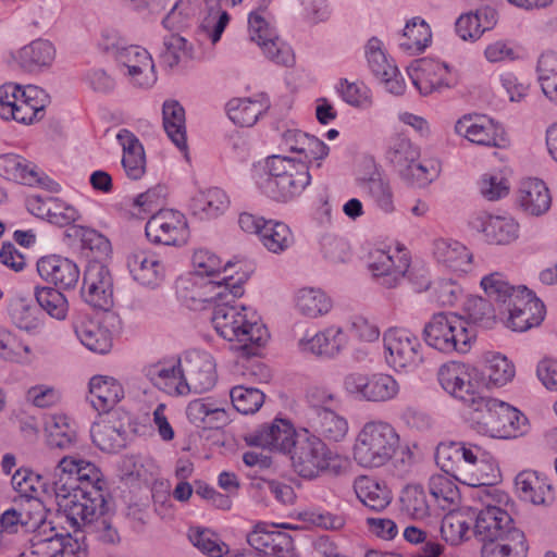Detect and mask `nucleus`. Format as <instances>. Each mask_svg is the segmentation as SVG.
<instances>
[{
    "label": "nucleus",
    "mask_w": 557,
    "mask_h": 557,
    "mask_svg": "<svg viewBox=\"0 0 557 557\" xmlns=\"http://www.w3.org/2000/svg\"><path fill=\"white\" fill-rule=\"evenodd\" d=\"M47 481L26 468L11 475L12 488L22 497H36L39 487L52 494L67 521L79 527L92 520L104 504V481L100 470L91 462L74 456H63L51 470Z\"/></svg>",
    "instance_id": "nucleus-1"
},
{
    "label": "nucleus",
    "mask_w": 557,
    "mask_h": 557,
    "mask_svg": "<svg viewBox=\"0 0 557 557\" xmlns=\"http://www.w3.org/2000/svg\"><path fill=\"white\" fill-rule=\"evenodd\" d=\"M481 286L498 304L499 314L507 313L505 325L513 332H525L544 320V304L527 287L515 288L496 272L485 275Z\"/></svg>",
    "instance_id": "nucleus-2"
},
{
    "label": "nucleus",
    "mask_w": 557,
    "mask_h": 557,
    "mask_svg": "<svg viewBox=\"0 0 557 557\" xmlns=\"http://www.w3.org/2000/svg\"><path fill=\"white\" fill-rule=\"evenodd\" d=\"M235 299L230 290L222 299L211 297L216 302L211 317L213 327L224 339L238 343L247 355H256L269 338L268 330L255 310L237 305Z\"/></svg>",
    "instance_id": "nucleus-3"
},
{
    "label": "nucleus",
    "mask_w": 557,
    "mask_h": 557,
    "mask_svg": "<svg viewBox=\"0 0 557 557\" xmlns=\"http://www.w3.org/2000/svg\"><path fill=\"white\" fill-rule=\"evenodd\" d=\"M258 188L277 202H289L299 197L311 183L309 165L302 159L273 154L264 166L253 174Z\"/></svg>",
    "instance_id": "nucleus-4"
},
{
    "label": "nucleus",
    "mask_w": 557,
    "mask_h": 557,
    "mask_svg": "<svg viewBox=\"0 0 557 557\" xmlns=\"http://www.w3.org/2000/svg\"><path fill=\"white\" fill-rule=\"evenodd\" d=\"M468 420L480 434L517 438L528 431V419L517 408L496 398L480 396L469 407Z\"/></svg>",
    "instance_id": "nucleus-5"
},
{
    "label": "nucleus",
    "mask_w": 557,
    "mask_h": 557,
    "mask_svg": "<svg viewBox=\"0 0 557 557\" xmlns=\"http://www.w3.org/2000/svg\"><path fill=\"white\" fill-rule=\"evenodd\" d=\"M400 447L394 425L381 419L362 424L352 444V458L363 469H380L389 463Z\"/></svg>",
    "instance_id": "nucleus-6"
},
{
    "label": "nucleus",
    "mask_w": 557,
    "mask_h": 557,
    "mask_svg": "<svg viewBox=\"0 0 557 557\" xmlns=\"http://www.w3.org/2000/svg\"><path fill=\"white\" fill-rule=\"evenodd\" d=\"M423 337L430 347L444 354H466L474 338L468 331L466 321L450 312L433 314L424 325Z\"/></svg>",
    "instance_id": "nucleus-7"
},
{
    "label": "nucleus",
    "mask_w": 557,
    "mask_h": 557,
    "mask_svg": "<svg viewBox=\"0 0 557 557\" xmlns=\"http://www.w3.org/2000/svg\"><path fill=\"white\" fill-rule=\"evenodd\" d=\"M289 456L295 472L309 480L326 471L336 457L325 442L304 428L298 431V437Z\"/></svg>",
    "instance_id": "nucleus-8"
},
{
    "label": "nucleus",
    "mask_w": 557,
    "mask_h": 557,
    "mask_svg": "<svg viewBox=\"0 0 557 557\" xmlns=\"http://www.w3.org/2000/svg\"><path fill=\"white\" fill-rule=\"evenodd\" d=\"M193 265L197 275L216 277L208 283V287L213 292L212 298L222 299L227 290L233 298H238L244 294L243 284L246 282L247 275L237 272V276L234 277L231 273L234 264L231 261L222 267V262L215 253L198 249L193 256Z\"/></svg>",
    "instance_id": "nucleus-9"
},
{
    "label": "nucleus",
    "mask_w": 557,
    "mask_h": 557,
    "mask_svg": "<svg viewBox=\"0 0 557 557\" xmlns=\"http://www.w3.org/2000/svg\"><path fill=\"white\" fill-rule=\"evenodd\" d=\"M495 492L490 490L478 491L483 507L476 508L474 534L483 544L502 540L511 534V531H520L513 524L511 516L500 506L495 505Z\"/></svg>",
    "instance_id": "nucleus-10"
},
{
    "label": "nucleus",
    "mask_w": 557,
    "mask_h": 557,
    "mask_svg": "<svg viewBox=\"0 0 557 557\" xmlns=\"http://www.w3.org/2000/svg\"><path fill=\"white\" fill-rule=\"evenodd\" d=\"M113 58L133 87L150 89L157 83L158 76L153 59L144 47L115 45L113 46Z\"/></svg>",
    "instance_id": "nucleus-11"
},
{
    "label": "nucleus",
    "mask_w": 557,
    "mask_h": 557,
    "mask_svg": "<svg viewBox=\"0 0 557 557\" xmlns=\"http://www.w3.org/2000/svg\"><path fill=\"white\" fill-rule=\"evenodd\" d=\"M345 391L354 398L369 403H387L398 397L400 385L387 373H349L344 379Z\"/></svg>",
    "instance_id": "nucleus-12"
},
{
    "label": "nucleus",
    "mask_w": 557,
    "mask_h": 557,
    "mask_svg": "<svg viewBox=\"0 0 557 557\" xmlns=\"http://www.w3.org/2000/svg\"><path fill=\"white\" fill-rule=\"evenodd\" d=\"M385 359L395 371H410L422 361V345L409 330L391 327L383 334Z\"/></svg>",
    "instance_id": "nucleus-13"
},
{
    "label": "nucleus",
    "mask_w": 557,
    "mask_h": 557,
    "mask_svg": "<svg viewBox=\"0 0 557 557\" xmlns=\"http://www.w3.org/2000/svg\"><path fill=\"white\" fill-rule=\"evenodd\" d=\"M250 39L261 48L264 57L278 65H292V48L280 39L275 28L265 20L263 11H255L248 17Z\"/></svg>",
    "instance_id": "nucleus-14"
},
{
    "label": "nucleus",
    "mask_w": 557,
    "mask_h": 557,
    "mask_svg": "<svg viewBox=\"0 0 557 557\" xmlns=\"http://www.w3.org/2000/svg\"><path fill=\"white\" fill-rule=\"evenodd\" d=\"M145 232L151 243L166 246L183 245L189 235L185 215L173 209H160L152 214Z\"/></svg>",
    "instance_id": "nucleus-15"
},
{
    "label": "nucleus",
    "mask_w": 557,
    "mask_h": 557,
    "mask_svg": "<svg viewBox=\"0 0 557 557\" xmlns=\"http://www.w3.org/2000/svg\"><path fill=\"white\" fill-rule=\"evenodd\" d=\"M412 84L422 96L442 92L459 82L458 72L447 63L434 59H421L409 72Z\"/></svg>",
    "instance_id": "nucleus-16"
},
{
    "label": "nucleus",
    "mask_w": 557,
    "mask_h": 557,
    "mask_svg": "<svg viewBox=\"0 0 557 557\" xmlns=\"http://www.w3.org/2000/svg\"><path fill=\"white\" fill-rule=\"evenodd\" d=\"M476 374V369L469 364L449 362L440 368L437 377L445 392L470 407L480 396L473 382Z\"/></svg>",
    "instance_id": "nucleus-17"
},
{
    "label": "nucleus",
    "mask_w": 557,
    "mask_h": 557,
    "mask_svg": "<svg viewBox=\"0 0 557 557\" xmlns=\"http://www.w3.org/2000/svg\"><path fill=\"white\" fill-rule=\"evenodd\" d=\"M311 399L314 405L305 412L304 429L317 434L323 442H342L349 430L347 419L327 407L320 406L313 397Z\"/></svg>",
    "instance_id": "nucleus-18"
},
{
    "label": "nucleus",
    "mask_w": 557,
    "mask_h": 557,
    "mask_svg": "<svg viewBox=\"0 0 557 557\" xmlns=\"http://www.w3.org/2000/svg\"><path fill=\"white\" fill-rule=\"evenodd\" d=\"M184 381L190 393L201 394L210 391L216 383L215 361L202 350H188L181 358Z\"/></svg>",
    "instance_id": "nucleus-19"
},
{
    "label": "nucleus",
    "mask_w": 557,
    "mask_h": 557,
    "mask_svg": "<svg viewBox=\"0 0 557 557\" xmlns=\"http://www.w3.org/2000/svg\"><path fill=\"white\" fill-rule=\"evenodd\" d=\"M410 265L403 250L373 249L369 253L368 268L379 284L386 288L396 287L405 277Z\"/></svg>",
    "instance_id": "nucleus-20"
},
{
    "label": "nucleus",
    "mask_w": 557,
    "mask_h": 557,
    "mask_svg": "<svg viewBox=\"0 0 557 557\" xmlns=\"http://www.w3.org/2000/svg\"><path fill=\"white\" fill-rule=\"evenodd\" d=\"M82 297L90 306L108 310L113 305V278L103 263L90 261L83 276Z\"/></svg>",
    "instance_id": "nucleus-21"
},
{
    "label": "nucleus",
    "mask_w": 557,
    "mask_h": 557,
    "mask_svg": "<svg viewBox=\"0 0 557 557\" xmlns=\"http://www.w3.org/2000/svg\"><path fill=\"white\" fill-rule=\"evenodd\" d=\"M296 437H298V432L288 420L274 419L272 422L264 423L247 434L245 442L249 446L289 455L296 443Z\"/></svg>",
    "instance_id": "nucleus-22"
},
{
    "label": "nucleus",
    "mask_w": 557,
    "mask_h": 557,
    "mask_svg": "<svg viewBox=\"0 0 557 557\" xmlns=\"http://www.w3.org/2000/svg\"><path fill=\"white\" fill-rule=\"evenodd\" d=\"M455 132L480 146L502 148L507 144L504 128L485 115H463L456 122Z\"/></svg>",
    "instance_id": "nucleus-23"
},
{
    "label": "nucleus",
    "mask_w": 557,
    "mask_h": 557,
    "mask_svg": "<svg viewBox=\"0 0 557 557\" xmlns=\"http://www.w3.org/2000/svg\"><path fill=\"white\" fill-rule=\"evenodd\" d=\"M143 373L154 387L171 396L189 394L183 377L181 358H170L147 364Z\"/></svg>",
    "instance_id": "nucleus-24"
},
{
    "label": "nucleus",
    "mask_w": 557,
    "mask_h": 557,
    "mask_svg": "<svg viewBox=\"0 0 557 557\" xmlns=\"http://www.w3.org/2000/svg\"><path fill=\"white\" fill-rule=\"evenodd\" d=\"M37 272L44 281L59 289L75 288L81 275L74 261L59 255L41 257L37 261Z\"/></svg>",
    "instance_id": "nucleus-25"
},
{
    "label": "nucleus",
    "mask_w": 557,
    "mask_h": 557,
    "mask_svg": "<svg viewBox=\"0 0 557 557\" xmlns=\"http://www.w3.org/2000/svg\"><path fill=\"white\" fill-rule=\"evenodd\" d=\"M90 436L100 450L117 453L126 446L128 432L120 416L112 412L92 423Z\"/></svg>",
    "instance_id": "nucleus-26"
},
{
    "label": "nucleus",
    "mask_w": 557,
    "mask_h": 557,
    "mask_svg": "<svg viewBox=\"0 0 557 557\" xmlns=\"http://www.w3.org/2000/svg\"><path fill=\"white\" fill-rule=\"evenodd\" d=\"M57 55L54 45L38 38L11 53L12 59L21 69L28 73H39L52 66Z\"/></svg>",
    "instance_id": "nucleus-27"
},
{
    "label": "nucleus",
    "mask_w": 557,
    "mask_h": 557,
    "mask_svg": "<svg viewBox=\"0 0 557 557\" xmlns=\"http://www.w3.org/2000/svg\"><path fill=\"white\" fill-rule=\"evenodd\" d=\"M364 54L368 66L373 75L385 83L391 92L397 95L401 94L404 86L397 78L399 74L398 69L388 61L383 51L382 41L376 37L370 38L364 47Z\"/></svg>",
    "instance_id": "nucleus-28"
},
{
    "label": "nucleus",
    "mask_w": 557,
    "mask_h": 557,
    "mask_svg": "<svg viewBox=\"0 0 557 557\" xmlns=\"http://www.w3.org/2000/svg\"><path fill=\"white\" fill-rule=\"evenodd\" d=\"M348 344V337L341 326L331 325L311 337L299 339L298 347L302 352L317 356L335 357Z\"/></svg>",
    "instance_id": "nucleus-29"
},
{
    "label": "nucleus",
    "mask_w": 557,
    "mask_h": 557,
    "mask_svg": "<svg viewBox=\"0 0 557 557\" xmlns=\"http://www.w3.org/2000/svg\"><path fill=\"white\" fill-rule=\"evenodd\" d=\"M517 492L521 499L534 505H550L555 500L553 486L542 473L525 470L515 480Z\"/></svg>",
    "instance_id": "nucleus-30"
},
{
    "label": "nucleus",
    "mask_w": 557,
    "mask_h": 557,
    "mask_svg": "<svg viewBox=\"0 0 557 557\" xmlns=\"http://www.w3.org/2000/svg\"><path fill=\"white\" fill-rule=\"evenodd\" d=\"M472 226L483 233L488 243L496 245L510 244L519 234V224L510 216L482 213L472 221Z\"/></svg>",
    "instance_id": "nucleus-31"
},
{
    "label": "nucleus",
    "mask_w": 557,
    "mask_h": 557,
    "mask_svg": "<svg viewBox=\"0 0 557 557\" xmlns=\"http://www.w3.org/2000/svg\"><path fill=\"white\" fill-rule=\"evenodd\" d=\"M517 202L527 214L540 216L549 210L552 197L542 180L527 178L520 183Z\"/></svg>",
    "instance_id": "nucleus-32"
},
{
    "label": "nucleus",
    "mask_w": 557,
    "mask_h": 557,
    "mask_svg": "<svg viewBox=\"0 0 557 557\" xmlns=\"http://www.w3.org/2000/svg\"><path fill=\"white\" fill-rule=\"evenodd\" d=\"M293 306L297 314L313 320L331 312L333 299L322 288L307 286L294 293Z\"/></svg>",
    "instance_id": "nucleus-33"
},
{
    "label": "nucleus",
    "mask_w": 557,
    "mask_h": 557,
    "mask_svg": "<svg viewBox=\"0 0 557 557\" xmlns=\"http://www.w3.org/2000/svg\"><path fill=\"white\" fill-rule=\"evenodd\" d=\"M127 268L133 278L144 286H157L164 276V267L149 251L136 250L127 257Z\"/></svg>",
    "instance_id": "nucleus-34"
},
{
    "label": "nucleus",
    "mask_w": 557,
    "mask_h": 557,
    "mask_svg": "<svg viewBox=\"0 0 557 557\" xmlns=\"http://www.w3.org/2000/svg\"><path fill=\"white\" fill-rule=\"evenodd\" d=\"M116 139L122 147V165L131 180H139L146 172L145 150L139 139L128 129H120Z\"/></svg>",
    "instance_id": "nucleus-35"
},
{
    "label": "nucleus",
    "mask_w": 557,
    "mask_h": 557,
    "mask_svg": "<svg viewBox=\"0 0 557 557\" xmlns=\"http://www.w3.org/2000/svg\"><path fill=\"white\" fill-rule=\"evenodd\" d=\"M354 491L357 498L374 511L384 510L392 502V492L388 486L373 476H357L354 481Z\"/></svg>",
    "instance_id": "nucleus-36"
},
{
    "label": "nucleus",
    "mask_w": 557,
    "mask_h": 557,
    "mask_svg": "<svg viewBox=\"0 0 557 557\" xmlns=\"http://www.w3.org/2000/svg\"><path fill=\"white\" fill-rule=\"evenodd\" d=\"M359 186L366 191L373 206L384 214L396 210L394 190L387 176L379 171L359 180Z\"/></svg>",
    "instance_id": "nucleus-37"
},
{
    "label": "nucleus",
    "mask_w": 557,
    "mask_h": 557,
    "mask_svg": "<svg viewBox=\"0 0 557 557\" xmlns=\"http://www.w3.org/2000/svg\"><path fill=\"white\" fill-rule=\"evenodd\" d=\"M49 102V96L42 88L28 85L20 94V102L15 107L12 120L23 124L39 121L44 117L45 108Z\"/></svg>",
    "instance_id": "nucleus-38"
},
{
    "label": "nucleus",
    "mask_w": 557,
    "mask_h": 557,
    "mask_svg": "<svg viewBox=\"0 0 557 557\" xmlns=\"http://www.w3.org/2000/svg\"><path fill=\"white\" fill-rule=\"evenodd\" d=\"M122 385L110 376L96 375L89 381L88 400L99 412H107L123 397Z\"/></svg>",
    "instance_id": "nucleus-39"
},
{
    "label": "nucleus",
    "mask_w": 557,
    "mask_h": 557,
    "mask_svg": "<svg viewBox=\"0 0 557 557\" xmlns=\"http://www.w3.org/2000/svg\"><path fill=\"white\" fill-rule=\"evenodd\" d=\"M434 258L453 272L467 273L471 270L472 255L457 240L437 239L434 242Z\"/></svg>",
    "instance_id": "nucleus-40"
},
{
    "label": "nucleus",
    "mask_w": 557,
    "mask_h": 557,
    "mask_svg": "<svg viewBox=\"0 0 557 557\" xmlns=\"http://www.w3.org/2000/svg\"><path fill=\"white\" fill-rule=\"evenodd\" d=\"M421 157L420 147L404 134L391 136L386 144L385 159L400 177L413 161Z\"/></svg>",
    "instance_id": "nucleus-41"
},
{
    "label": "nucleus",
    "mask_w": 557,
    "mask_h": 557,
    "mask_svg": "<svg viewBox=\"0 0 557 557\" xmlns=\"http://www.w3.org/2000/svg\"><path fill=\"white\" fill-rule=\"evenodd\" d=\"M432 32L429 24L421 17H412L407 22L403 34L399 35L398 46L409 55L422 53L431 44Z\"/></svg>",
    "instance_id": "nucleus-42"
},
{
    "label": "nucleus",
    "mask_w": 557,
    "mask_h": 557,
    "mask_svg": "<svg viewBox=\"0 0 557 557\" xmlns=\"http://www.w3.org/2000/svg\"><path fill=\"white\" fill-rule=\"evenodd\" d=\"M163 127L172 143L181 150H187L185 109L176 100H165L162 106Z\"/></svg>",
    "instance_id": "nucleus-43"
},
{
    "label": "nucleus",
    "mask_w": 557,
    "mask_h": 557,
    "mask_svg": "<svg viewBox=\"0 0 557 557\" xmlns=\"http://www.w3.org/2000/svg\"><path fill=\"white\" fill-rule=\"evenodd\" d=\"M230 200L224 190L212 187L199 190L190 200V209L200 219L216 218L228 207Z\"/></svg>",
    "instance_id": "nucleus-44"
},
{
    "label": "nucleus",
    "mask_w": 557,
    "mask_h": 557,
    "mask_svg": "<svg viewBox=\"0 0 557 557\" xmlns=\"http://www.w3.org/2000/svg\"><path fill=\"white\" fill-rule=\"evenodd\" d=\"M74 332L79 342L90 351L106 354L112 347L110 332L92 320H81L74 323Z\"/></svg>",
    "instance_id": "nucleus-45"
},
{
    "label": "nucleus",
    "mask_w": 557,
    "mask_h": 557,
    "mask_svg": "<svg viewBox=\"0 0 557 557\" xmlns=\"http://www.w3.org/2000/svg\"><path fill=\"white\" fill-rule=\"evenodd\" d=\"M269 108L268 101L250 98H234L226 104L227 115L242 127H250L256 124L259 116Z\"/></svg>",
    "instance_id": "nucleus-46"
},
{
    "label": "nucleus",
    "mask_w": 557,
    "mask_h": 557,
    "mask_svg": "<svg viewBox=\"0 0 557 557\" xmlns=\"http://www.w3.org/2000/svg\"><path fill=\"white\" fill-rule=\"evenodd\" d=\"M47 442L50 447L69 449L77 443V432L65 414H52L46 421Z\"/></svg>",
    "instance_id": "nucleus-47"
},
{
    "label": "nucleus",
    "mask_w": 557,
    "mask_h": 557,
    "mask_svg": "<svg viewBox=\"0 0 557 557\" xmlns=\"http://www.w3.org/2000/svg\"><path fill=\"white\" fill-rule=\"evenodd\" d=\"M528 544L522 531H511L502 540L483 544L482 557H527Z\"/></svg>",
    "instance_id": "nucleus-48"
},
{
    "label": "nucleus",
    "mask_w": 557,
    "mask_h": 557,
    "mask_svg": "<svg viewBox=\"0 0 557 557\" xmlns=\"http://www.w3.org/2000/svg\"><path fill=\"white\" fill-rule=\"evenodd\" d=\"M38 309L28 297L15 296L10 299L8 314L18 329L33 332L40 327L41 321L38 318Z\"/></svg>",
    "instance_id": "nucleus-49"
},
{
    "label": "nucleus",
    "mask_w": 557,
    "mask_h": 557,
    "mask_svg": "<svg viewBox=\"0 0 557 557\" xmlns=\"http://www.w3.org/2000/svg\"><path fill=\"white\" fill-rule=\"evenodd\" d=\"M441 172L442 163L440 159L435 157L421 159L420 157L418 161L410 164L400 178L412 186L422 188L437 180Z\"/></svg>",
    "instance_id": "nucleus-50"
},
{
    "label": "nucleus",
    "mask_w": 557,
    "mask_h": 557,
    "mask_svg": "<svg viewBox=\"0 0 557 557\" xmlns=\"http://www.w3.org/2000/svg\"><path fill=\"white\" fill-rule=\"evenodd\" d=\"M262 226L263 230L259 239L268 251L282 253L294 244V236L287 224L275 220H268Z\"/></svg>",
    "instance_id": "nucleus-51"
},
{
    "label": "nucleus",
    "mask_w": 557,
    "mask_h": 557,
    "mask_svg": "<svg viewBox=\"0 0 557 557\" xmlns=\"http://www.w3.org/2000/svg\"><path fill=\"white\" fill-rule=\"evenodd\" d=\"M454 478L446 473H436L429 479V492L442 509H449L458 504L459 488Z\"/></svg>",
    "instance_id": "nucleus-52"
},
{
    "label": "nucleus",
    "mask_w": 557,
    "mask_h": 557,
    "mask_svg": "<svg viewBox=\"0 0 557 557\" xmlns=\"http://www.w3.org/2000/svg\"><path fill=\"white\" fill-rule=\"evenodd\" d=\"M2 170L5 172L2 177L20 184L35 185L36 165L26 159L14 153H2Z\"/></svg>",
    "instance_id": "nucleus-53"
},
{
    "label": "nucleus",
    "mask_w": 557,
    "mask_h": 557,
    "mask_svg": "<svg viewBox=\"0 0 557 557\" xmlns=\"http://www.w3.org/2000/svg\"><path fill=\"white\" fill-rule=\"evenodd\" d=\"M34 295L38 306L51 318L59 321L66 318L69 301L59 289L48 286H37Z\"/></svg>",
    "instance_id": "nucleus-54"
},
{
    "label": "nucleus",
    "mask_w": 557,
    "mask_h": 557,
    "mask_svg": "<svg viewBox=\"0 0 557 557\" xmlns=\"http://www.w3.org/2000/svg\"><path fill=\"white\" fill-rule=\"evenodd\" d=\"M536 71L543 94L557 104V53L553 51L542 53Z\"/></svg>",
    "instance_id": "nucleus-55"
},
{
    "label": "nucleus",
    "mask_w": 557,
    "mask_h": 557,
    "mask_svg": "<svg viewBox=\"0 0 557 557\" xmlns=\"http://www.w3.org/2000/svg\"><path fill=\"white\" fill-rule=\"evenodd\" d=\"M401 510L414 520L430 516L431 507L421 485H407L400 496Z\"/></svg>",
    "instance_id": "nucleus-56"
},
{
    "label": "nucleus",
    "mask_w": 557,
    "mask_h": 557,
    "mask_svg": "<svg viewBox=\"0 0 557 557\" xmlns=\"http://www.w3.org/2000/svg\"><path fill=\"white\" fill-rule=\"evenodd\" d=\"M470 523L462 511L450 510L441 523V534L446 543L459 545L469 537Z\"/></svg>",
    "instance_id": "nucleus-57"
},
{
    "label": "nucleus",
    "mask_w": 557,
    "mask_h": 557,
    "mask_svg": "<svg viewBox=\"0 0 557 557\" xmlns=\"http://www.w3.org/2000/svg\"><path fill=\"white\" fill-rule=\"evenodd\" d=\"M188 539L196 548L209 557H222L228 552L227 545L209 529L190 528Z\"/></svg>",
    "instance_id": "nucleus-58"
},
{
    "label": "nucleus",
    "mask_w": 557,
    "mask_h": 557,
    "mask_svg": "<svg viewBox=\"0 0 557 557\" xmlns=\"http://www.w3.org/2000/svg\"><path fill=\"white\" fill-rule=\"evenodd\" d=\"M459 449L457 442L442 443L437 446L435 458L436 463L443 473L449 474L458 482L463 483L465 470L460 466Z\"/></svg>",
    "instance_id": "nucleus-59"
},
{
    "label": "nucleus",
    "mask_w": 557,
    "mask_h": 557,
    "mask_svg": "<svg viewBox=\"0 0 557 557\" xmlns=\"http://www.w3.org/2000/svg\"><path fill=\"white\" fill-rule=\"evenodd\" d=\"M463 309L470 322L481 327L491 329L496 321L492 304L481 296H469Z\"/></svg>",
    "instance_id": "nucleus-60"
},
{
    "label": "nucleus",
    "mask_w": 557,
    "mask_h": 557,
    "mask_svg": "<svg viewBox=\"0 0 557 557\" xmlns=\"http://www.w3.org/2000/svg\"><path fill=\"white\" fill-rule=\"evenodd\" d=\"M69 537L59 533L50 536L36 534L30 540V546L25 554L26 557H60Z\"/></svg>",
    "instance_id": "nucleus-61"
},
{
    "label": "nucleus",
    "mask_w": 557,
    "mask_h": 557,
    "mask_svg": "<svg viewBox=\"0 0 557 557\" xmlns=\"http://www.w3.org/2000/svg\"><path fill=\"white\" fill-rule=\"evenodd\" d=\"M233 407L243 414H251L260 409L264 394L255 387L235 386L230 392Z\"/></svg>",
    "instance_id": "nucleus-62"
},
{
    "label": "nucleus",
    "mask_w": 557,
    "mask_h": 557,
    "mask_svg": "<svg viewBox=\"0 0 557 557\" xmlns=\"http://www.w3.org/2000/svg\"><path fill=\"white\" fill-rule=\"evenodd\" d=\"M516 374L515 364L504 355L495 354L487 359L486 376L488 383L502 387L512 381Z\"/></svg>",
    "instance_id": "nucleus-63"
},
{
    "label": "nucleus",
    "mask_w": 557,
    "mask_h": 557,
    "mask_svg": "<svg viewBox=\"0 0 557 557\" xmlns=\"http://www.w3.org/2000/svg\"><path fill=\"white\" fill-rule=\"evenodd\" d=\"M336 89L342 99L351 107L368 109L373 103L371 90L362 83H350L343 78Z\"/></svg>",
    "instance_id": "nucleus-64"
}]
</instances>
